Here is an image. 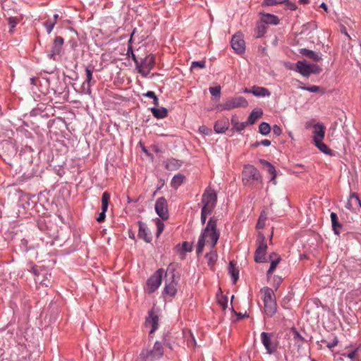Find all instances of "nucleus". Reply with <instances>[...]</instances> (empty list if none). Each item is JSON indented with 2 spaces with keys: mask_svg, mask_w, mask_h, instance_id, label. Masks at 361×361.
Returning a JSON list of instances; mask_svg holds the SVG:
<instances>
[{
  "mask_svg": "<svg viewBox=\"0 0 361 361\" xmlns=\"http://www.w3.org/2000/svg\"><path fill=\"white\" fill-rule=\"evenodd\" d=\"M219 236L220 233L217 229V219L215 216L211 217L206 227L202 230L199 236L196 247L197 255L203 252L204 247L214 249L219 240Z\"/></svg>",
  "mask_w": 361,
  "mask_h": 361,
  "instance_id": "f257e3e1",
  "label": "nucleus"
},
{
  "mask_svg": "<svg viewBox=\"0 0 361 361\" xmlns=\"http://www.w3.org/2000/svg\"><path fill=\"white\" fill-rule=\"evenodd\" d=\"M242 181L246 186H254L258 184L262 185V178L259 171L250 164L244 166L242 172Z\"/></svg>",
  "mask_w": 361,
  "mask_h": 361,
  "instance_id": "f03ea898",
  "label": "nucleus"
},
{
  "mask_svg": "<svg viewBox=\"0 0 361 361\" xmlns=\"http://www.w3.org/2000/svg\"><path fill=\"white\" fill-rule=\"evenodd\" d=\"M164 353V348L162 344L157 341L151 349H145L142 350L140 354L139 359L141 361H154L162 357Z\"/></svg>",
  "mask_w": 361,
  "mask_h": 361,
  "instance_id": "7ed1b4c3",
  "label": "nucleus"
},
{
  "mask_svg": "<svg viewBox=\"0 0 361 361\" xmlns=\"http://www.w3.org/2000/svg\"><path fill=\"white\" fill-rule=\"evenodd\" d=\"M289 68L305 77H309L311 74H317L322 71V68L318 65L307 63L305 61H298L294 67L290 66Z\"/></svg>",
  "mask_w": 361,
  "mask_h": 361,
  "instance_id": "20e7f679",
  "label": "nucleus"
},
{
  "mask_svg": "<svg viewBox=\"0 0 361 361\" xmlns=\"http://www.w3.org/2000/svg\"><path fill=\"white\" fill-rule=\"evenodd\" d=\"M216 200L217 195L215 191L211 188L206 189L202 197V210L212 213L216 207Z\"/></svg>",
  "mask_w": 361,
  "mask_h": 361,
  "instance_id": "39448f33",
  "label": "nucleus"
},
{
  "mask_svg": "<svg viewBox=\"0 0 361 361\" xmlns=\"http://www.w3.org/2000/svg\"><path fill=\"white\" fill-rule=\"evenodd\" d=\"M257 249L255 252L254 259L257 263H262L266 261L267 245L265 241V236L259 233L256 240Z\"/></svg>",
  "mask_w": 361,
  "mask_h": 361,
  "instance_id": "423d86ee",
  "label": "nucleus"
},
{
  "mask_svg": "<svg viewBox=\"0 0 361 361\" xmlns=\"http://www.w3.org/2000/svg\"><path fill=\"white\" fill-rule=\"evenodd\" d=\"M155 63V57L153 54H149L144 59L138 62V66L136 68L138 72L143 76H147L151 70L154 68Z\"/></svg>",
  "mask_w": 361,
  "mask_h": 361,
  "instance_id": "0eeeda50",
  "label": "nucleus"
},
{
  "mask_svg": "<svg viewBox=\"0 0 361 361\" xmlns=\"http://www.w3.org/2000/svg\"><path fill=\"white\" fill-rule=\"evenodd\" d=\"M247 101L243 97H237L228 99L225 103L217 106L219 111L231 110L238 107H246Z\"/></svg>",
  "mask_w": 361,
  "mask_h": 361,
  "instance_id": "6e6552de",
  "label": "nucleus"
},
{
  "mask_svg": "<svg viewBox=\"0 0 361 361\" xmlns=\"http://www.w3.org/2000/svg\"><path fill=\"white\" fill-rule=\"evenodd\" d=\"M166 276V273L164 269H159L151 276L147 281V288L149 292H154L161 285L164 275Z\"/></svg>",
  "mask_w": 361,
  "mask_h": 361,
  "instance_id": "1a4fd4ad",
  "label": "nucleus"
},
{
  "mask_svg": "<svg viewBox=\"0 0 361 361\" xmlns=\"http://www.w3.org/2000/svg\"><path fill=\"white\" fill-rule=\"evenodd\" d=\"M264 310L266 314L272 317L277 310L276 295H264Z\"/></svg>",
  "mask_w": 361,
  "mask_h": 361,
  "instance_id": "9d476101",
  "label": "nucleus"
},
{
  "mask_svg": "<svg viewBox=\"0 0 361 361\" xmlns=\"http://www.w3.org/2000/svg\"><path fill=\"white\" fill-rule=\"evenodd\" d=\"M155 211L163 220H166L169 218L167 202L164 197H161L157 200Z\"/></svg>",
  "mask_w": 361,
  "mask_h": 361,
  "instance_id": "9b49d317",
  "label": "nucleus"
},
{
  "mask_svg": "<svg viewBox=\"0 0 361 361\" xmlns=\"http://www.w3.org/2000/svg\"><path fill=\"white\" fill-rule=\"evenodd\" d=\"M159 317L157 314L155 313L154 308H152L150 311L148 312V316L147 317L145 322V325L146 327H151L149 334L154 333L159 326Z\"/></svg>",
  "mask_w": 361,
  "mask_h": 361,
  "instance_id": "f8f14e48",
  "label": "nucleus"
},
{
  "mask_svg": "<svg viewBox=\"0 0 361 361\" xmlns=\"http://www.w3.org/2000/svg\"><path fill=\"white\" fill-rule=\"evenodd\" d=\"M312 128L313 142H317V140H323L325 136V126L322 123H317L312 126Z\"/></svg>",
  "mask_w": 361,
  "mask_h": 361,
  "instance_id": "ddd939ff",
  "label": "nucleus"
},
{
  "mask_svg": "<svg viewBox=\"0 0 361 361\" xmlns=\"http://www.w3.org/2000/svg\"><path fill=\"white\" fill-rule=\"evenodd\" d=\"M110 200V194L108 192H104L102 196V212L99 213L97 221L99 223L104 221L106 217V212L108 209L109 202Z\"/></svg>",
  "mask_w": 361,
  "mask_h": 361,
  "instance_id": "4468645a",
  "label": "nucleus"
},
{
  "mask_svg": "<svg viewBox=\"0 0 361 361\" xmlns=\"http://www.w3.org/2000/svg\"><path fill=\"white\" fill-rule=\"evenodd\" d=\"M231 47L235 52L241 54L245 51V42L239 34L234 35L231 39Z\"/></svg>",
  "mask_w": 361,
  "mask_h": 361,
  "instance_id": "2eb2a0df",
  "label": "nucleus"
},
{
  "mask_svg": "<svg viewBox=\"0 0 361 361\" xmlns=\"http://www.w3.org/2000/svg\"><path fill=\"white\" fill-rule=\"evenodd\" d=\"M93 71V66H87L85 68L86 80L82 84V87L85 90V93L87 94L91 93L90 87L94 83V81L92 82Z\"/></svg>",
  "mask_w": 361,
  "mask_h": 361,
  "instance_id": "dca6fc26",
  "label": "nucleus"
},
{
  "mask_svg": "<svg viewBox=\"0 0 361 361\" xmlns=\"http://www.w3.org/2000/svg\"><path fill=\"white\" fill-rule=\"evenodd\" d=\"M271 334L267 332H262L261 334L262 343L266 348L268 353L271 354L276 350L275 345L271 342Z\"/></svg>",
  "mask_w": 361,
  "mask_h": 361,
  "instance_id": "f3484780",
  "label": "nucleus"
},
{
  "mask_svg": "<svg viewBox=\"0 0 361 361\" xmlns=\"http://www.w3.org/2000/svg\"><path fill=\"white\" fill-rule=\"evenodd\" d=\"M345 207L353 212H356L357 209L361 208V201L355 193H353L350 195Z\"/></svg>",
  "mask_w": 361,
  "mask_h": 361,
  "instance_id": "a211bd4d",
  "label": "nucleus"
},
{
  "mask_svg": "<svg viewBox=\"0 0 361 361\" xmlns=\"http://www.w3.org/2000/svg\"><path fill=\"white\" fill-rule=\"evenodd\" d=\"M178 283L175 279V275L173 274L171 279H167L165 282L164 293H176L178 290Z\"/></svg>",
  "mask_w": 361,
  "mask_h": 361,
  "instance_id": "6ab92c4d",
  "label": "nucleus"
},
{
  "mask_svg": "<svg viewBox=\"0 0 361 361\" xmlns=\"http://www.w3.org/2000/svg\"><path fill=\"white\" fill-rule=\"evenodd\" d=\"M260 20L266 25H276L280 23L279 17L275 15L267 13H260Z\"/></svg>",
  "mask_w": 361,
  "mask_h": 361,
  "instance_id": "aec40b11",
  "label": "nucleus"
},
{
  "mask_svg": "<svg viewBox=\"0 0 361 361\" xmlns=\"http://www.w3.org/2000/svg\"><path fill=\"white\" fill-rule=\"evenodd\" d=\"M138 226V237L141 239H143L146 243H150L152 240V235L151 233L148 231L145 224L141 221H139Z\"/></svg>",
  "mask_w": 361,
  "mask_h": 361,
  "instance_id": "412c9836",
  "label": "nucleus"
},
{
  "mask_svg": "<svg viewBox=\"0 0 361 361\" xmlns=\"http://www.w3.org/2000/svg\"><path fill=\"white\" fill-rule=\"evenodd\" d=\"M269 260H270V267L269 270L267 271V276L269 278L274 271L275 270L276 267L279 264V263L281 262V257L275 252H272L269 255Z\"/></svg>",
  "mask_w": 361,
  "mask_h": 361,
  "instance_id": "4be33fe9",
  "label": "nucleus"
},
{
  "mask_svg": "<svg viewBox=\"0 0 361 361\" xmlns=\"http://www.w3.org/2000/svg\"><path fill=\"white\" fill-rule=\"evenodd\" d=\"M256 97H269L271 93L269 90L263 87L253 86L249 91Z\"/></svg>",
  "mask_w": 361,
  "mask_h": 361,
  "instance_id": "5701e85b",
  "label": "nucleus"
},
{
  "mask_svg": "<svg viewBox=\"0 0 361 361\" xmlns=\"http://www.w3.org/2000/svg\"><path fill=\"white\" fill-rule=\"evenodd\" d=\"M63 44V39L61 37L58 36L55 38L54 43H53L52 49L51 51V58L54 57V56H55V55L59 54V53L61 52Z\"/></svg>",
  "mask_w": 361,
  "mask_h": 361,
  "instance_id": "b1692460",
  "label": "nucleus"
},
{
  "mask_svg": "<svg viewBox=\"0 0 361 361\" xmlns=\"http://www.w3.org/2000/svg\"><path fill=\"white\" fill-rule=\"evenodd\" d=\"M229 127V122L227 118H223L217 121L214 124V130L217 133H222L225 132Z\"/></svg>",
  "mask_w": 361,
  "mask_h": 361,
  "instance_id": "393cba45",
  "label": "nucleus"
},
{
  "mask_svg": "<svg viewBox=\"0 0 361 361\" xmlns=\"http://www.w3.org/2000/svg\"><path fill=\"white\" fill-rule=\"evenodd\" d=\"M274 285L273 287H265L261 290L264 293H274L277 290L278 287L282 282V278L279 276H274Z\"/></svg>",
  "mask_w": 361,
  "mask_h": 361,
  "instance_id": "a878e982",
  "label": "nucleus"
},
{
  "mask_svg": "<svg viewBox=\"0 0 361 361\" xmlns=\"http://www.w3.org/2000/svg\"><path fill=\"white\" fill-rule=\"evenodd\" d=\"M183 164V162L178 159H170L166 161V168L170 171L178 169Z\"/></svg>",
  "mask_w": 361,
  "mask_h": 361,
  "instance_id": "bb28decb",
  "label": "nucleus"
},
{
  "mask_svg": "<svg viewBox=\"0 0 361 361\" xmlns=\"http://www.w3.org/2000/svg\"><path fill=\"white\" fill-rule=\"evenodd\" d=\"M267 30V25L261 20L257 23L255 28L256 37L259 38L264 36Z\"/></svg>",
  "mask_w": 361,
  "mask_h": 361,
  "instance_id": "cd10ccee",
  "label": "nucleus"
},
{
  "mask_svg": "<svg viewBox=\"0 0 361 361\" xmlns=\"http://www.w3.org/2000/svg\"><path fill=\"white\" fill-rule=\"evenodd\" d=\"M290 334L292 337V339L295 341L298 346H300L302 344L304 338L300 335V334L296 330L295 328H292L290 329Z\"/></svg>",
  "mask_w": 361,
  "mask_h": 361,
  "instance_id": "c85d7f7f",
  "label": "nucleus"
},
{
  "mask_svg": "<svg viewBox=\"0 0 361 361\" xmlns=\"http://www.w3.org/2000/svg\"><path fill=\"white\" fill-rule=\"evenodd\" d=\"M300 54L309 59H312L314 61H319L322 59V58L317 53L307 49H302L300 50Z\"/></svg>",
  "mask_w": 361,
  "mask_h": 361,
  "instance_id": "c756f323",
  "label": "nucleus"
},
{
  "mask_svg": "<svg viewBox=\"0 0 361 361\" xmlns=\"http://www.w3.org/2000/svg\"><path fill=\"white\" fill-rule=\"evenodd\" d=\"M228 273L230 274V275L231 276V279H232L233 282L235 283L237 281V280L238 279L239 271L235 267V264L233 261L230 262V263H229Z\"/></svg>",
  "mask_w": 361,
  "mask_h": 361,
  "instance_id": "7c9ffc66",
  "label": "nucleus"
},
{
  "mask_svg": "<svg viewBox=\"0 0 361 361\" xmlns=\"http://www.w3.org/2000/svg\"><path fill=\"white\" fill-rule=\"evenodd\" d=\"M263 114L261 109L253 110L248 116L247 123L254 124Z\"/></svg>",
  "mask_w": 361,
  "mask_h": 361,
  "instance_id": "2f4dec72",
  "label": "nucleus"
},
{
  "mask_svg": "<svg viewBox=\"0 0 361 361\" xmlns=\"http://www.w3.org/2000/svg\"><path fill=\"white\" fill-rule=\"evenodd\" d=\"M151 111L154 117L157 118H164L167 116L168 111L166 108H152Z\"/></svg>",
  "mask_w": 361,
  "mask_h": 361,
  "instance_id": "473e14b6",
  "label": "nucleus"
},
{
  "mask_svg": "<svg viewBox=\"0 0 361 361\" xmlns=\"http://www.w3.org/2000/svg\"><path fill=\"white\" fill-rule=\"evenodd\" d=\"M208 265L212 267L217 260L218 255L213 249H210V252L206 255Z\"/></svg>",
  "mask_w": 361,
  "mask_h": 361,
  "instance_id": "72a5a7b5",
  "label": "nucleus"
},
{
  "mask_svg": "<svg viewBox=\"0 0 361 361\" xmlns=\"http://www.w3.org/2000/svg\"><path fill=\"white\" fill-rule=\"evenodd\" d=\"M323 140H317V142H314V145L323 153L326 154H331L332 150L328 147L326 145H325L323 142Z\"/></svg>",
  "mask_w": 361,
  "mask_h": 361,
  "instance_id": "f704fd0d",
  "label": "nucleus"
},
{
  "mask_svg": "<svg viewBox=\"0 0 361 361\" xmlns=\"http://www.w3.org/2000/svg\"><path fill=\"white\" fill-rule=\"evenodd\" d=\"M216 302L224 310L228 307V298L226 295H216Z\"/></svg>",
  "mask_w": 361,
  "mask_h": 361,
  "instance_id": "c9c22d12",
  "label": "nucleus"
},
{
  "mask_svg": "<svg viewBox=\"0 0 361 361\" xmlns=\"http://www.w3.org/2000/svg\"><path fill=\"white\" fill-rule=\"evenodd\" d=\"M331 220L332 224V228L336 234H338V228L341 227V225L338 223L337 214L334 212L331 213Z\"/></svg>",
  "mask_w": 361,
  "mask_h": 361,
  "instance_id": "e433bc0d",
  "label": "nucleus"
},
{
  "mask_svg": "<svg viewBox=\"0 0 361 361\" xmlns=\"http://www.w3.org/2000/svg\"><path fill=\"white\" fill-rule=\"evenodd\" d=\"M184 178L185 176L180 174L174 176L171 180V186L175 189L178 188L183 183Z\"/></svg>",
  "mask_w": 361,
  "mask_h": 361,
  "instance_id": "4c0bfd02",
  "label": "nucleus"
},
{
  "mask_svg": "<svg viewBox=\"0 0 361 361\" xmlns=\"http://www.w3.org/2000/svg\"><path fill=\"white\" fill-rule=\"evenodd\" d=\"M270 131H271V127L269 123H267L266 122H262L259 126V132L262 135H267L270 133Z\"/></svg>",
  "mask_w": 361,
  "mask_h": 361,
  "instance_id": "58836bf2",
  "label": "nucleus"
},
{
  "mask_svg": "<svg viewBox=\"0 0 361 361\" xmlns=\"http://www.w3.org/2000/svg\"><path fill=\"white\" fill-rule=\"evenodd\" d=\"M300 89L307 90L310 92H321L322 94L324 93V91L322 90V88L319 86L317 85H312L310 87H306V86H301L300 87Z\"/></svg>",
  "mask_w": 361,
  "mask_h": 361,
  "instance_id": "ea45409f",
  "label": "nucleus"
},
{
  "mask_svg": "<svg viewBox=\"0 0 361 361\" xmlns=\"http://www.w3.org/2000/svg\"><path fill=\"white\" fill-rule=\"evenodd\" d=\"M55 24H56V20H48L44 23V26H45L48 33H50L52 31Z\"/></svg>",
  "mask_w": 361,
  "mask_h": 361,
  "instance_id": "a19ab883",
  "label": "nucleus"
},
{
  "mask_svg": "<svg viewBox=\"0 0 361 361\" xmlns=\"http://www.w3.org/2000/svg\"><path fill=\"white\" fill-rule=\"evenodd\" d=\"M266 169H267V172L271 176V180L274 181L276 176V170H275L274 166L272 164H271V165H269V166H267L266 168Z\"/></svg>",
  "mask_w": 361,
  "mask_h": 361,
  "instance_id": "79ce46f5",
  "label": "nucleus"
},
{
  "mask_svg": "<svg viewBox=\"0 0 361 361\" xmlns=\"http://www.w3.org/2000/svg\"><path fill=\"white\" fill-rule=\"evenodd\" d=\"M205 61H193L191 64V69H195L197 68H204L205 67Z\"/></svg>",
  "mask_w": 361,
  "mask_h": 361,
  "instance_id": "37998d69",
  "label": "nucleus"
},
{
  "mask_svg": "<svg viewBox=\"0 0 361 361\" xmlns=\"http://www.w3.org/2000/svg\"><path fill=\"white\" fill-rule=\"evenodd\" d=\"M284 0H264L262 3V6H274L279 4H281Z\"/></svg>",
  "mask_w": 361,
  "mask_h": 361,
  "instance_id": "c03bdc74",
  "label": "nucleus"
},
{
  "mask_svg": "<svg viewBox=\"0 0 361 361\" xmlns=\"http://www.w3.org/2000/svg\"><path fill=\"white\" fill-rule=\"evenodd\" d=\"M156 225L157 227V235L159 236L162 233L164 225V223L159 219H156Z\"/></svg>",
  "mask_w": 361,
  "mask_h": 361,
  "instance_id": "a18cd8bd",
  "label": "nucleus"
},
{
  "mask_svg": "<svg viewBox=\"0 0 361 361\" xmlns=\"http://www.w3.org/2000/svg\"><path fill=\"white\" fill-rule=\"evenodd\" d=\"M209 92L212 96L219 97L221 94V87L220 86L210 87Z\"/></svg>",
  "mask_w": 361,
  "mask_h": 361,
  "instance_id": "49530a36",
  "label": "nucleus"
},
{
  "mask_svg": "<svg viewBox=\"0 0 361 361\" xmlns=\"http://www.w3.org/2000/svg\"><path fill=\"white\" fill-rule=\"evenodd\" d=\"M281 4H285L286 7L291 11H295L297 8L295 4L290 0H284Z\"/></svg>",
  "mask_w": 361,
  "mask_h": 361,
  "instance_id": "de8ad7c7",
  "label": "nucleus"
},
{
  "mask_svg": "<svg viewBox=\"0 0 361 361\" xmlns=\"http://www.w3.org/2000/svg\"><path fill=\"white\" fill-rule=\"evenodd\" d=\"M181 248L185 252H190L192 249V245L188 242L183 243Z\"/></svg>",
  "mask_w": 361,
  "mask_h": 361,
  "instance_id": "09e8293b",
  "label": "nucleus"
},
{
  "mask_svg": "<svg viewBox=\"0 0 361 361\" xmlns=\"http://www.w3.org/2000/svg\"><path fill=\"white\" fill-rule=\"evenodd\" d=\"M127 54L129 56H130V54H131V57H132L133 60L134 61L135 66H138L139 61L137 59L135 55L134 54L132 47H128Z\"/></svg>",
  "mask_w": 361,
  "mask_h": 361,
  "instance_id": "8fccbe9b",
  "label": "nucleus"
},
{
  "mask_svg": "<svg viewBox=\"0 0 361 361\" xmlns=\"http://www.w3.org/2000/svg\"><path fill=\"white\" fill-rule=\"evenodd\" d=\"M266 218L263 217L262 215L259 216L258 222L257 224V228H262L264 226Z\"/></svg>",
  "mask_w": 361,
  "mask_h": 361,
  "instance_id": "3c124183",
  "label": "nucleus"
},
{
  "mask_svg": "<svg viewBox=\"0 0 361 361\" xmlns=\"http://www.w3.org/2000/svg\"><path fill=\"white\" fill-rule=\"evenodd\" d=\"M212 213L207 212L206 211L202 210L201 212V222L204 224L206 222L207 216Z\"/></svg>",
  "mask_w": 361,
  "mask_h": 361,
  "instance_id": "603ef678",
  "label": "nucleus"
},
{
  "mask_svg": "<svg viewBox=\"0 0 361 361\" xmlns=\"http://www.w3.org/2000/svg\"><path fill=\"white\" fill-rule=\"evenodd\" d=\"M199 130L200 133L204 134V135H209L211 133V130L209 129L205 126H202L200 127Z\"/></svg>",
  "mask_w": 361,
  "mask_h": 361,
  "instance_id": "864d4df0",
  "label": "nucleus"
},
{
  "mask_svg": "<svg viewBox=\"0 0 361 361\" xmlns=\"http://www.w3.org/2000/svg\"><path fill=\"white\" fill-rule=\"evenodd\" d=\"M246 126V123H236L235 124V128L238 131H241L243 130Z\"/></svg>",
  "mask_w": 361,
  "mask_h": 361,
  "instance_id": "5fc2aeb1",
  "label": "nucleus"
},
{
  "mask_svg": "<svg viewBox=\"0 0 361 361\" xmlns=\"http://www.w3.org/2000/svg\"><path fill=\"white\" fill-rule=\"evenodd\" d=\"M338 339L336 337H335L333 340L332 342H330V343H328L326 344V346L327 348H329V349H331L333 348H334L335 346H336L338 345Z\"/></svg>",
  "mask_w": 361,
  "mask_h": 361,
  "instance_id": "6e6d98bb",
  "label": "nucleus"
},
{
  "mask_svg": "<svg viewBox=\"0 0 361 361\" xmlns=\"http://www.w3.org/2000/svg\"><path fill=\"white\" fill-rule=\"evenodd\" d=\"M357 349H355V350L350 352L348 355H345V354L343 353V356H347L350 359H354L357 356Z\"/></svg>",
  "mask_w": 361,
  "mask_h": 361,
  "instance_id": "4d7b16f0",
  "label": "nucleus"
},
{
  "mask_svg": "<svg viewBox=\"0 0 361 361\" xmlns=\"http://www.w3.org/2000/svg\"><path fill=\"white\" fill-rule=\"evenodd\" d=\"M273 133L276 135H277V136L280 135L281 133V128L279 126H276V125L274 126V127H273Z\"/></svg>",
  "mask_w": 361,
  "mask_h": 361,
  "instance_id": "13d9d810",
  "label": "nucleus"
},
{
  "mask_svg": "<svg viewBox=\"0 0 361 361\" xmlns=\"http://www.w3.org/2000/svg\"><path fill=\"white\" fill-rule=\"evenodd\" d=\"M260 144L264 147H269L271 145V141L265 139L260 141Z\"/></svg>",
  "mask_w": 361,
  "mask_h": 361,
  "instance_id": "bf43d9fd",
  "label": "nucleus"
},
{
  "mask_svg": "<svg viewBox=\"0 0 361 361\" xmlns=\"http://www.w3.org/2000/svg\"><path fill=\"white\" fill-rule=\"evenodd\" d=\"M145 97H149V98H152L154 99L155 97H156V94L154 92L152 91H148L145 94Z\"/></svg>",
  "mask_w": 361,
  "mask_h": 361,
  "instance_id": "052dcab7",
  "label": "nucleus"
},
{
  "mask_svg": "<svg viewBox=\"0 0 361 361\" xmlns=\"http://www.w3.org/2000/svg\"><path fill=\"white\" fill-rule=\"evenodd\" d=\"M259 162L262 164V166H263L264 167H266V168H267V166H269V165H271V164H270L269 161H266V160H264V159H260V160H259Z\"/></svg>",
  "mask_w": 361,
  "mask_h": 361,
  "instance_id": "680f3d73",
  "label": "nucleus"
},
{
  "mask_svg": "<svg viewBox=\"0 0 361 361\" xmlns=\"http://www.w3.org/2000/svg\"><path fill=\"white\" fill-rule=\"evenodd\" d=\"M8 23L10 24L11 27H14L16 26V22L15 19L14 18H10L8 19Z\"/></svg>",
  "mask_w": 361,
  "mask_h": 361,
  "instance_id": "e2e57ef3",
  "label": "nucleus"
},
{
  "mask_svg": "<svg viewBox=\"0 0 361 361\" xmlns=\"http://www.w3.org/2000/svg\"><path fill=\"white\" fill-rule=\"evenodd\" d=\"M320 7L322 8L326 12L328 11L327 6H326V4L325 3H322L320 5Z\"/></svg>",
  "mask_w": 361,
  "mask_h": 361,
  "instance_id": "0e129e2a",
  "label": "nucleus"
},
{
  "mask_svg": "<svg viewBox=\"0 0 361 361\" xmlns=\"http://www.w3.org/2000/svg\"><path fill=\"white\" fill-rule=\"evenodd\" d=\"M259 145H261L260 142H259V141H256L255 142L252 143L251 146H252V147H259Z\"/></svg>",
  "mask_w": 361,
  "mask_h": 361,
  "instance_id": "69168bd1",
  "label": "nucleus"
},
{
  "mask_svg": "<svg viewBox=\"0 0 361 361\" xmlns=\"http://www.w3.org/2000/svg\"><path fill=\"white\" fill-rule=\"evenodd\" d=\"M153 102H154L155 106H158L159 105V99H158L157 96L153 99Z\"/></svg>",
  "mask_w": 361,
  "mask_h": 361,
  "instance_id": "338daca9",
  "label": "nucleus"
},
{
  "mask_svg": "<svg viewBox=\"0 0 361 361\" xmlns=\"http://www.w3.org/2000/svg\"><path fill=\"white\" fill-rule=\"evenodd\" d=\"M309 2V0H299V3L302 4H306Z\"/></svg>",
  "mask_w": 361,
  "mask_h": 361,
  "instance_id": "774afa93",
  "label": "nucleus"
}]
</instances>
